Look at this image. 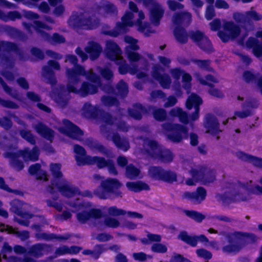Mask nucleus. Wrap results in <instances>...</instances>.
Instances as JSON below:
<instances>
[{
    "label": "nucleus",
    "mask_w": 262,
    "mask_h": 262,
    "mask_svg": "<svg viewBox=\"0 0 262 262\" xmlns=\"http://www.w3.org/2000/svg\"><path fill=\"white\" fill-rule=\"evenodd\" d=\"M85 145L91 150H97L104 155H107L108 152V150L97 140L92 138H88L85 139Z\"/></svg>",
    "instance_id": "33"
},
{
    "label": "nucleus",
    "mask_w": 262,
    "mask_h": 262,
    "mask_svg": "<svg viewBox=\"0 0 262 262\" xmlns=\"http://www.w3.org/2000/svg\"><path fill=\"white\" fill-rule=\"evenodd\" d=\"M112 140L118 149H122L124 151H126L130 147L128 141L125 139H122L117 133L113 134Z\"/></svg>",
    "instance_id": "34"
},
{
    "label": "nucleus",
    "mask_w": 262,
    "mask_h": 262,
    "mask_svg": "<svg viewBox=\"0 0 262 262\" xmlns=\"http://www.w3.org/2000/svg\"><path fill=\"white\" fill-rule=\"evenodd\" d=\"M196 254L198 257L202 258L207 261L211 259L212 257V253L204 248L198 249L196 250Z\"/></svg>",
    "instance_id": "63"
},
{
    "label": "nucleus",
    "mask_w": 262,
    "mask_h": 262,
    "mask_svg": "<svg viewBox=\"0 0 262 262\" xmlns=\"http://www.w3.org/2000/svg\"><path fill=\"white\" fill-rule=\"evenodd\" d=\"M20 136L31 145H34L36 144V140L34 136L29 130L20 129L19 130Z\"/></svg>",
    "instance_id": "59"
},
{
    "label": "nucleus",
    "mask_w": 262,
    "mask_h": 262,
    "mask_svg": "<svg viewBox=\"0 0 262 262\" xmlns=\"http://www.w3.org/2000/svg\"><path fill=\"white\" fill-rule=\"evenodd\" d=\"M42 72L43 76L47 79L49 83L51 85L56 84L57 80L53 70L50 69L48 66H45L42 67Z\"/></svg>",
    "instance_id": "44"
},
{
    "label": "nucleus",
    "mask_w": 262,
    "mask_h": 262,
    "mask_svg": "<svg viewBox=\"0 0 262 262\" xmlns=\"http://www.w3.org/2000/svg\"><path fill=\"white\" fill-rule=\"evenodd\" d=\"M178 238L192 247H196L198 241L205 244L209 242L208 238L204 234L192 236L188 235L187 232L185 231L180 232Z\"/></svg>",
    "instance_id": "14"
},
{
    "label": "nucleus",
    "mask_w": 262,
    "mask_h": 262,
    "mask_svg": "<svg viewBox=\"0 0 262 262\" xmlns=\"http://www.w3.org/2000/svg\"><path fill=\"white\" fill-rule=\"evenodd\" d=\"M251 235L252 234L241 231L227 233L226 238L229 244L223 246L222 248V251L225 253L239 252L243 247L245 239L249 238Z\"/></svg>",
    "instance_id": "4"
},
{
    "label": "nucleus",
    "mask_w": 262,
    "mask_h": 262,
    "mask_svg": "<svg viewBox=\"0 0 262 262\" xmlns=\"http://www.w3.org/2000/svg\"><path fill=\"white\" fill-rule=\"evenodd\" d=\"M98 86L95 84L84 81L79 89V94L82 97H86L90 94H94L98 92Z\"/></svg>",
    "instance_id": "35"
},
{
    "label": "nucleus",
    "mask_w": 262,
    "mask_h": 262,
    "mask_svg": "<svg viewBox=\"0 0 262 262\" xmlns=\"http://www.w3.org/2000/svg\"><path fill=\"white\" fill-rule=\"evenodd\" d=\"M0 231L2 232H6L9 234H16L23 241L28 239L29 237V232L27 230L16 232V230L12 226L1 224Z\"/></svg>",
    "instance_id": "27"
},
{
    "label": "nucleus",
    "mask_w": 262,
    "mask_h": 262,
    "mask_svg": "<svg viewBox=\"0 0 262 262\" xmlns=\"http://www.w3.org/2000/svg\"><path fill=\"white\" fill-rule=\"evenodd\" d=\"M133 106V108H128L127 112L129 116L135 120H141L142 114H146L148 113V109L142 104L135 103Z\"/></svg>",
    "instance_id": "22"
},
{
    "label": "nucleus",
    "mask_w": 262,
    "mask_h": 262,
    "mask_svg": "<svg viewBox=\"0 0 262 262\" xmlns=\"http://www.w3.org/2000/svg\"><path fill=\"white\" fill-rule=\"evenodd\" d=\"M102 9L105 14L114 16L118 14V9L113 3L107 2L102 6Z\"/></svg>",
    "instance_id": "57"
},
{
    "label": "nucleus",
    "mask_w": 262,
    "mask_h": 262,
    "mask_svg": "<svg viewBox=\"0 0 262 262\" xmlns=\"http://www.w3.org/2000/svg\"><path fill=\"white\" fill-rule=\"evenodd\" d=\"M163 129L168 133L167 139L173 143H180L189 137V130L185 125L167 122L162 124Z\"/></svg>",
    "instance_id": "5"
},
{
    "label": "nucleus",
    "mask_w": 262,
    "mask_h": 262,
    "mask_svg": "<svg viewBox=\"0 0 262 262\" xmlns=\"http://www.w3.org/2000/svg\"><path fill=\"white\" fill-rule=\"evenodd\" d=\"M203 102L202 98L197 94L192 93L187 98L186 102V108L190 110L194 107V108H200V105Z\"/></svg>",
    "instance_id": "39"
},
{
    "label": "nucleus",
    "mask_w": 262,
    "mask_h": 262,
    "mask_svg": "<svg viewBox=\"0 0 262 262\" xmlns=\"http://www.w3.org/2000/svg\"><path fill=\"white\" fill-rule=\"evenodd\" d=\"M173 33L175 39L180 43L185 44L188 41L189 35L183 27L175 26Z\"/></svg>",
    "instance_id": "31"
},
{
    "label": "nucleus",
    "mask_w": 262,
    "mask_h": 262,
    "mask_svg": "<svg viewBox=\"0 0 262 262\" xmlns=\"http://www.w3.org/2000/svg\"><path fill=\"white\" fill-rule=\"evenodd\" d=\"M36 132L44 139L52 142L54 138V131L42 122H38L35 126Z\"/></svg>",
    "instance_id": "19"
},
{
    "label": "nucleus",
    "mask_w": 262,
    "mask_h": 262,
    "mask_svg": "<svg viewBox=\"0 0 262 262\" xmlns=\"http://www.w3.org/2000/svg\"><path fill=\"white\" fill-rule=\"evenodd\" d=\"M192 62L195 63L200 69L205 70L207 71H212L213 69L210 67V60L209 59L202 60L194 59Z\"/></svg>",
    "instance_id": "61"
},
{
    "label": "nucleus",
    "mask_w": 262,
    "mask_h": 262,
    "mask_svg": "<svg viewBox=\"0 0 262 262\" xmlns=\"http://www.w3.org/2000/svg\"><path fill=\"white\" fill-rule=\"evenodd\" d=\"M45 248L42 244H36L32 245L29 249L28 253L34 257H38L42 255V252Z\"/></svg>",
    "instance_id": "54"
},
{
    "label": "nucleus",
    "mask_w": 262,
    "mask_h": 262,
    "mask_svg": "<svg viewBox=\"0 0 262 262\" xmlns=\"http://www.w3.org/2000/svg\"><path fill=\"white\" fill-rule=\"evenodd\" d=\"M0 189L8 192L13 193L17 195H24V192L18 189H13L10 188L8 185L6 184L4 179L1 177H0Z\"/></svg>",
    "instance_id": "58"
},
{
    "label": "nucleus",
    "mask_w": 262,
    "mask_h": 262,
    "mask_svg": "<svg viewBox=\"0 0 262 262\" xmlns=\"http://www.w3.org/2000/svg\"><path fill=\"white\" fill-rule=\"evenodd\" d=\"M204 127L206 132L213 136L217 135L221 132L217 118L210 113H208L205 116Z\"/></svg>",
    "instance_id": "15"
},
{
    "label": "nucleus",
    "mask_w": 262,
    "mask_h": 262,
    "mask_svg": "<svg viewBox=\"0 0 262 262\" xmlns=\"http://www.w3.org/2000/svg\"><path fill=\"white\" fill-rule=\"evenodd\" d=\"M144 142L149 147L145 149L149 157L154 160H158L163 163H170L172 161L174 156L169 149H163L155 140L147 138Z\"/></svg>",
    "instance_id": "3"
},
{
    "label": "nucleus",
    "mask_w": 262,
    "mask_h": 262,
    "mask_svg": "<svg viewBox=\"0 0 262 262\" xmlns=\"http://www.w3.org/2000/svg\"><path fill=\"white\" fill-rule=\"evenodd\" d=\"M0 84L2 86L4 91L12 98L17 100H20L19 95L18 92H17L16 91L13 92L12 88L7 85V84L5 82L4 79L1 76Z\"/></svg>",
    "instance_id": "55"
},
{
    "label": "nucleus",
    "mask_w": 262,
    "mask_h": 262,
    "mask_svg": "<svg viewBox=\"0 0 262 262\" xmlns=\"http://www.w3.org/2000/svg\"><path fill=\"white\" fill-rule=\"evenodd\" d=\"M189 172L192 177L204 184L212 183L215 180V171L205 166L200 167L199 170L192 168Z\"/></svg>",
    "instance_id": "11"
},
{
    "label": "nucleus",
    "mask_w": 262,
    "mask_h": 262,
    "mask_svg": "<svg viewBox=\"0 0 262 262\" xmlns=\"http://www.w3.org/2000/svg\"><path fill=\"white\" fill-rule=\"evenodd\" d=\"M237 157L244 162L252 164L255 167L262 168V158L239 151L236 152Z\"/></svg>",
    "instance_id": "20"
},
{
    "label": "nucleus",
    "mask_w": 262,
    "mask_h": 262,
    "mask_svg": "<svg viewBox=\"0 0 262 262\" xmlns=\"http://www.w3.org/2000/svg\"><path fill=\"white\" fill-rule=\"evenodd\" d=\"M148 174L154 180L169 183L177 180V176L175 172L165 170L161 166H150L148 169Z\"/></svg>",
    "instance_id": "8"
},
{
    "label": "nucleus",
    "mask_w": 262,
    "mask_h": 262,
    "mask_svg": "<svg viewBox=\"0 0 262 262\" xmlns=\"http://www.w3.org/2000/svg\"><path fill=\"white\" fill-rule=\"evenodd\" d=\"M229 194V193L225 192L221 195V199L224 203L230 204L232 202L245 201L247 200L246 196H241V194L238 192L232 195Z\"/></svg>",
    "instance_id": "36"
},
{
    "label": "nucleus",
    "mask_w": 262,
    "mask_h": 262,
    "mask_svg": "<svg viewBox=\"0 0 262 262\" xmlns=\"http://www.w3.org/2000/svg\"><path fill=\"white\" fill-rule=\"evenodd\" d=\"M67 76L70 82L76 84L80 81V77L76 71L72 69L67 70Z\"/></svg>",
    "instance_id": "62"
},
{
    "label": "nucleus",
    "mask_w": 262,
    "mask_h": 262,
    "mask_svg": "<svg viewBox=\"0 0 262 262\" xmlns=\"http://www.w3.org/2000/svg\"><path fill=\"white\" fill-rule=\"evenodd\" d=\"M118 95L122 98L126 97L128 93V85L123 80H120L116 84Z\"/></svg>",
    "instance_id": "47"
},
{
    "label": "nucleus",
    "mask_w": 262,
    "mask_h": 262,
    "mask_svg": "<svg viewBox=\"0 0 262 262\" xmlns=\"http://www.w3.org/2000/svg\"><path fill=\"white\" fill-rule=\"evenodd\" d=\"M104 245L96 244L94 247V250L84 249L82 252L84 255H91L95 259H98L101 254L104 251Z\"/></svg>",
    "instance_id": "40"
},
{
    "label": "nucleus",
    "mask_w": 262,
    "mask_h": 262,
    "mask_svg": "<svg viewBox=\"0 0 262 262\" xmlns=\"http://www.w3.org/2000/svg\"><path fill=\"white\" fill-rule=\"evenodd\" d=\"M74 151L75 153V159L77 164L78 166L85 165V164L84 163L88 155H86L85 149L78 144H75L74 146Z\"/></svg>",
    "instance_id": "29"
},
{
    "label": "nucleus",
    "mask_w": 262,
    "mask_h": 262,
    "mask_svg": "<svg viewBox=\"0 0 262 262\" xmlns=\"http://www.w3.org/2000/svg\"><path fill=\"white\" fill-rule=\"evenodd\" d=\"M169 114L171 117H178L180 121L184 124H187L189 122L187 114L180 107L172 108L169 111Z\"/></svg>",
    "instance_id": "38"
},
{
    "label": "nucleus",
    "mask_w": 262,
    "mask_h": 262,
    "mask_svg": "<svg viewBox=\"0 0 262 262\" xmlns=\"http://www.w3.org/2000/svg\"><path fill=\"white\" fill-rule=\"evenodd\" d=\"M69 21L74 28L86 30L96 29L99 26L100 22V19L95 14L82 17L77 13L72 14Z\"/></svg>",
    "instance_id": "6"
},
{
    "label": "nucleus",
    "mask_w": 262,
    "mask_h": 262,
    "mask_svg": "<svg viewBox=\"0 0 262 262\" xmlns=\"http://www.w3.org/2000/svg\"><path fill=\"white\" fill-rule=\"evenodd\" d=\"M104 52L106 57L113 61L118 60L122 54V50L119 45L112 40L106 41Z\"/></svg>",
    "instance_id": "13"
},
{
    "label": "nucleus",
    "mask_w": 262,
    "mask_h": 262,
    "mask_svg": "<svg viewBox=\"0 0 262 262\" xmlns=\"http://www.w3.org/2000/svg\"><path fill=\"white\" fill-rule=\"evenodd\" d=\"M199 80L202 84L207 85L209 87L208 93L210 95L217 98H223L224 97L223 93L219 89L214 88L213 84L207 82L206 80H204L202 77L199 78Z\"/></svg>",
    "instance_id": "43"
},
{
    "label": "nucleus",
    "mask_w": 262,
    "mask_h": 262,
    "mask_svg": "<svg viewBox=\"0 0 262 262\" xmlns=\"http://www.w3.org/2000/svg\"><path fill=\"white\" fill-rule=\"evenodd\" d=\"M33 23L35 25V29L36 32L39 34L45 41L52 44L62 43L66 41L65 38L62 35L58 33H54L53 34L52 36H51L49 33L42 30V29H47L48 30L51 29V27L45 23L40 20H35Z\"/></svg>",
    "instance_id": "7"
},
{
    "label": "nucleus",
    "mask_w": 262,
    "mask_h": 262,
    "mask_svg": "<svg viewBox=\"0 0 262 262\" xmlns=\"http://www.w3.org/2000/svg\"><path fill=\"white\" fill-rule=\"evenodd\" d=\"M152 110V115L155 119L158 121H165L167 118L166 111L163 108H156L154 106H149L148 110Z\"/></svg>",
    "instance_id": "45"
},
{
    "label": "nucleus",
    "mask_w": 262,
    "mask_h": 262,
    "mask_svg": "<svg viewBox=\"0 0 262 262\" xmlns=\"http://www.w3.org/2000/svg\"><path fill=\"white\" fill-rule=\"evenodd\" d=\"M238 183L241 187L247 191L248 193H255L256 192H258L259 193H262V187L259 185H256L255 187H253L252 186V181L251 180L244 183L238 181Z\"/></svg>",
    "instance_id": "46"
},
{
    "label": "nucleus",
    "mask_w": 262,
    "mask_h": 262,
    "mask_svg": "<svg viewBox=\"0 0 262 262\" xmlns=\"http://www.w3.org/2000/svg\"><path fill=\"white\" fill-rule=\"evenodd\" d=\"M140 173L139 168L136 167L133 164H130L125 168L126 177L130 179H134L138 177Z\"/></svg>",
    "instance_id": "51"
},
{
    "label": "nucleus",
    "mask_w": 262,
    "mask_h": 262,
    "mask_svg": "<svg viewBox=\"0 0 262 262\" xmlns=\"http://www.w3.org/2000/svg\"><path fill=\"white\" fill-rule=\"evenodd\" d=\"M127 27H129L124 22L118 21L116 23L115 28L111 30L103 31V34L112 37H117L121 33H126L127 30Z\"/></svg>",
    "instance_id": "26"
},
{
    "label": "nucleus",
    "mask_w": 262,
    "mask_h": 262,
    "mask_svg": "<svg viewBox=\"0 0 262 262\" xmlns=\"http://www.w3.org/2000/svg\"><path fill=\"white\" fill-rule=\"evenodd\" d=\"M64 122L66 125L64 133L72 139L80 140L84 134L83 131L69 120H64Z\"/></svg>",
    "instance_id": "16"
},
{
    "label": "nucleus",
    "mask_w": 262,
    "mask_h": 262,
    "mask_svg": "<svg viewBox=\"0 0 262 262\" xmlns=\"http://www.w3.org/2000/svg\"><path fill=\"white\" fill-rule=\"evenodd\" d=\"M116 64L119 65L118 71L121 75H125L128 72L130 73H135L137 70V67L131 68L127 64L125 61L123 60L121 58H119V60L115 61Z\"/></svg>",
    "instance_id": "42"
},
{
    "label": "nucleus",
    "mask_w": 262,
    "mask_h": 262,
    "mask_svg": "<svg viewBox=\"0 0 262 262\" xmlns=\"http://www.w3.org/2000/svg\"><path fill=\"white\" fill-rule=\"evenodd\" d=\"M3 31L10 37L17 38L21 41H26L27 39V35L21 31L10 26H5Z\"/></svg>",
    "instance_id": "30"
},
{
    "label": "nucleus",
    "mask_w": 262,
    "mask_h": 262,
    "mask_svg": "<svg viewBox=\"0 0 262 262\" xmlns=\"http://www.w3.org/2000/svg\"><path fill=\"white\" fill-rule=\"evenodd\" d=\"M165 69L159 64H155L152 68L151 75L152 77L157 81L164 89H169L171 83L170 76L164 73Z\"/></svg>",
    "instance_id": "12"
},
{
    "label": "nucleus",
    "mask_w": 262,
    "mask_h": 262,
    "mask_svg": "<svg viewBox=\"0 0 262 262\" xmlns=\"http://www.w3.org/2000/svg\"><path fill=\"white\" fill-rule=\"evenodd\" d=\"M245 16L246 19L249 20L259 21L262 19V15L258 13L255 10L247 11Z\"/></svg>",
    "instance_id": "64"
},
{
    "label": "nucleus",
    "mask_w": 262,
    "mask_h": 262,
    "mask_svg": "<svg viewBox=\"0 0 262 262\" xmlns=\"http://www.w3.org/2000/svg\"><path fill=\"white\" fill-rule=\"evenodd\" d=\"M121 183L115 178H107L101 182L94 191V194L101 200H114L122 197Z\"/></svg>",
    "instance_id": "2"
},
{
    "label": "nucleus",
    "mask_w": 262,
    "mask_h": 262,
    "mask_svg": "<svg viewBox=\"0 0 262 262\" xmlns=\"http://www.w3.org/2000/svg\"><path fill=\"white\" fill-rule=\"evenodd\" d=\"M135 1L138 3H142L146 7L151 6L149 10L150 21L155 26H159L164 13V10L161 6L154 0Z\"/></svg>",
    "instance_id": "9"
},
{
    "label": "nucleus",
    "mask_w": 262,
    "mask_h": 262,
    "mask_svg": "<svg viewBox=\"0 0 262 262\" xmlns=\"http://www.w3.org/2000/svg\"><path fill=\"white\" fill-rule=\"evenodd\" d=\"M190 37L204 52L210 53L213 51V47L209 38L204 32L199 30L190 32Z\"/></svg>",
    "instance_id": "10"
},
{
    "label": "nucleus",
    "mask_w": 262,
    "mask_h": 262,
    "mask_svg": "<svg viewBox=\"0 0 262 262\" xmlns=\"http://www.w3.org/2000/svg\"><path fill=\"white\" fill-rule=\"evenodd\" d=\"M83 115L87 118L98 119H100L105 124L100 126L101 132L110 133L107 125L113 126L115 121L117 120L116 117H113L111 114L105 112L97 105L93 106L90 102H86L82 107Z\"/></svg>",
    "instance_id": "1"
},
{
    "label": "nucleus",
    "mask_w": 262,
    "mask_h": 262,
    "mask_svg": "<svg viewBox=\"0 0 262 262\" xmlns=\"http://www.w3.org/2000/svg\"><path fill=\"white\" fill-rule=\"evenodd\" d=\"M126 185L129 190L135 192H139L142 190H149L150 189L149 186L148 184L141 181L127 182Z\"/></svg>",
    "instance_id": "41"
},
{
    "label": "nucleus",
    "mask_w": 262,
    "mask_h": 262,
    "mask_svg": "<svg viewBox=\"0 0 262 262\" xmlns=\"http://www.w3.org/2000/svg\"><path fill=\"white\" fill-rule=\"evenodd\" d=\"M35 237L38 239H43L47 241H51L53 239L58 241H67L70 237V235H57L55 233H36Z\"/></svg>",
    "instance_id": "28"
},
{
    "label": "nucleus",
    "mask_w": 262,
    "mask_h": 262,
    "mask_svg": "<svg viewBox=\"0 0 262 262\" xmlns=\"http://www.w3.org/2000/svg\"><path fill=\"white\" fill-rule=\"evenodd\" d=\"M11 210L17 215L24 219L29 220L33 217V214L32 213L23 211L20 207L15 205H12L11 206Z\"/></svg>",
    "instance_id": "50"
},
{
    "label": "nucleus",
    "mask_w": 262,
    "mask_h": 262,
    "mask_svg": "<svg viewBox=\"0 0 262 262\" xmlns=\"http://www.w3.org/2000/svg\"><path fill=\"white\" fill-rule=\"evenodd\" d=\"M223 29L225 31L231 36V40H234L237 38L241 32V28L239 26L235 24L232 21L225 22L223 25Z\"/></svg>",
    "instance_id": "24"
},
{
    "label": "nucleus",
    "mask_w": 262,
    "mask_h": 262,
    "mask_svg": "<svg viewBox=\"0 0 262 262\" xmlns=\"http://www.w3.org/2000/svg\"><path fill=\"white\" fill-rule=\"evenodd\" d=\"M84 164L88 165H96L98 169H102L106 167L108 159L106 160L104 157L99 156H88Z\"/></svg>",
    "instance_id": "25"
},
{
    "label": "nucleus",
    "mask_w": 262,
    "mask_h": 262,
    "mask_svg": "<svg viewBox=\"0 0 262 262\" xmlns=\"http://www.w3.org/2000/svg\"><path fill=\"white\" fill-rule=\"evenodd\" d=\"M85 51L89 55L90 59L94 60L99 57L102 48L98 42L91 41L88 42V46L85 48Z\"/></svg>",
    "instance_id": "21"
},
{
    "label": "nucleus",
    "mask_w": 262,
    "mask_h": 262,
    "mask_svg": "<svg viewBox=\"0 0 262 262\" xmlns=\"http://www.w3.org/2000/svg\"><path fill=\"white\" fill-rule=\"evenodd\" d=\"M41 166L39 163L31 165L28 168V172L31 176H35L37 180H46L47 173L41 170Z\"/></svg>",
    "instance_id": "32"
},
{
    "label": "nucleus",
    "mask_w": 262,
    "mask_h": 262,
    "mask_svg": "<svg viewBox=\"0 0 262 262\" xmlns=\"http://www.w3.org/2000/svg\"><path fill=\"white\" fill-rule=\"evenodd\" d=\"M50 171L55 179L59 180L63 174L61 171V165L60 163H51L50 164Z\"/></svg>",
    "instance_id": "56"
},
{
    "label": "nucleus",
    "mask_w": 262,
    "mask_h": 262,
    "mask_svg": "<svg viewBox=\"0 0 262 262\" xmlns=\"http://www.w3.org/2000/svg\"><path fill=\"white\" fill-rule=\"evenodd\" d=\"M191 19V15L187 12H182L176 13L172 17V21L176 26H182L185 22H190Z\"/></svg>",
    "instance_id": "37"
},
{
    "label": "nucleus",
    "mask_w": 262,
    "mask_h": 262,
    "mask_svg": "<svg viewBox=\"0 0 262 262\" xmlns=\"http://www.w3.org/2000/svg\"><path fill=\"white\" fill-rule=\"evenodd\" d=\"M2 49L4 52L8 53L11 52L15 53L17 55L19 56V58L20 60H26L24 53L15 42L9 41L1 40L0 41V52L2 51Z\"/></svg>",
    "instance_id": "17"
},
{
    "label": "nucleus",
    "mask_w": 262,
    "mask_h": 262,
    "mask_svg": "<svg viewBox=\"0 0 262 262\" xmlns=\"http://www.w3.org/2000/svg\"><path fill=\"white\" fill-rule=\"evenodd\" d=\"M183 212L186 216L197 223H201L205 219L204 215L196 211L184 210Z\"/></svg>",
    "instance_id": "52"
},
{
    "label": "nucleus",
    "mask_w": 262,
    "mask_h": 262,
    "mask_svg": "<svg viewBox=\"0 0 262 262\" xmlns=\"http://www.w3.org/2000/svg\"><path fill=\"white\" fill-rule=\"evenodd\" d=\"M0 63L5 68L12 69L14 66L13 58L4 53H0Z\"/></svg>",
    "instance_id": "53"
},
{
    "label": "nucleus",
    "mask_w": 262,
    "mask_h": 262,
    "mask_svg": "<svg viewBox=\"0 0 262 262\" xmlns=\"http://www.w3.org/2000/svg\"><path fill=\"white\" fill-rule=\"evenodd\" d=\"M61 194L67 198H70L74 196L77 194H80L79 189L75 186H73L69 184L64 183L62 185L57 182L55 184Z\"/></svg>",
    "instance_id": "18"
},
{
    "label": "nucleus",
    "mask_w": 262,
    "mask_h": 262,
    "mask_svg": "<svg viewBox=\"0 0 262 262\" xmlns=\"http://www.w3.org/2000/svg\"><path fill=\"white\" fill-rule=\"evenodd\" d=\"M20 154L25 161L35 162L38 160L40 151L38 147L34 146L31 150L28 148L20 150Z\"/></svg>",
    "instance_id": "23"
},
{
    "label": "nucleus",
    "mask_w": 262,
    "mask_h": 262,
    "mask_svg": "<svg viewBox=\"0 0 262 262\" xmlns=\"http://www.w3.org/2000/svg\"><path fill=\"white\" fill-rule=\"evenodd\" d=\"M11 210L17 215L24 219L29 220L33 217V214L32 213L23 211L20 207L15 205H12L11 206Z\"/></svg>",
    "instance_id": "49"
},
{
    "label": "nucleus",
    "mask_w": 262,
    "mask_h": 262,
    "mask_svg": "<svg viewBox=\"0 0 262 262\" xmlns=\"http://www.w3.org/2000/svg\"><path fill=\"white\" fill-rule=\"evenodd\" d=\"M182 198L187 199L193 204H199L202 203L195 191H186L183 194Z\"/></svg>",
    "instance_id": "60"
},
{
    "label": "nucleus",
    "mask_w": 262,
    "mask_h": 262,
    "mask_svg": "<svg viewBox=\"0 0 262 262\" xmlns=\"http://www.w3.org/2000/svg\"><path fill=\"white\" fill-rule=\"evenodd\" d=\"M101 101L102 104L107 107L119 106L120 105L118 99L113 96L103 95L101 98Z\"/></svg>",
    "instance_id": "48"
}]
</instances>
